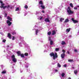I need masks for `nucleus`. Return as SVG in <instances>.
I'll list each match as a JSON object with an SVG mask.
<instances>
[{
    "instance_id": "obj_43",
    "label": "nucleus",
    "mask_w": 79,
    "mask_h": 79,
    "mask_svg": "<svg viewBox=\"0 0 79 79\" xmlns=\"http://www.w3.org/2000/svg\"><path fill=\"white\" fill-rule=\"evenodd\" d=\"M0 8H3V6H2L1 5V6H0Z\"/></svg>"
},
{
    "instance_id": "obj_46",
    "label": "nucleus",
    "mask_w": 79,
    "mask_h": 79,
    "mask_svg": "<svg viewBox=\"0 0 79 79\" xmlns=\"http://www.w3.org/2000/svg\"><path fill=\"white\" fill-rule=\"evenodd\" d=\"M74 52H77V50H76V49H75L74 50Z\"/></svg>"
},
{
    "instance_id": "obj_3",
    "label": "nucleus",
    "mask_w": 79,
    "mask_h": 79,
    "mask_svg": "<svg viewBox=\"0 0 79 79\" xmlns=\"http://www.w3.org/2000/svg\"><path fill=\"white\" fill-rule=\"evenodd\" d=\"M67 12L68 13L69 15H71V14H73L74 13V11H72L71 10H67Z\"/></svg>"
},
{
    "instance_id": "obj_27",
    "label": "nucleus",
    "mask_w": 79,
    "mask_h": 79,
    "mask_svg": "<svg viewBox=\"0 0 79 79\" xmlns=\"http://www.w3.org/2000/svg\"><path fill=\"white\" fill-rule=\"evenodd\" d=\"M57 66L59 67V68H60L61 67V65L60 64V63H58L57 64Z\"/></svg>"
},
{
    "instance_id": "obj_53",
    "label": "nucleus",
    "mask_w": 79,
    "mask_h": 79,
    "mask_svg": "<svg viewBox=\"0 0 79 79\" xmlns=\"http://www.w3.org/2000/svg\"><path fill=\"white\" fill-rule=\"evenodd\" d=\"M68 79H71V77H69Z\"/></svg>"
},
{
    "instance_id": "obj_34",
    "label": "nucleus",
    "mask_w": 79,
    "mask_h": 79,
    "mask_svg": "<svg viewBox=\"0 0 79 79\" xmlns=\"http://www.w3.org/2000/svg\"><path fill=\"white\" fill-rule=\"evenodd\" d=\"M25 8H26V9H27V8H28V6H27L25 5Z\"/></svg>"
},
{
    "instance_id": "obj_37",
    "label": "nucleus",
    "mask_w": 79,
    "mask_h": 79,
    "mask_svg": "<svg viewBox=\"0 0 79 79\" xmlns=\"http://www.w3.org/2000/svg\"><path fill=\"white\" fill-rule=\"evenodd\" d=\"M1 5V6H4L5 5V4H4V3H2Z\"/></svg>"
},
{
    "instance_id": "obj_42",
    "label": "nucleus",
    "mask_w": 79,
    "mask_h": 79,
    "mask_svg": "<svg viewBox=\"0 0 79 79\" xmlns=\"http://www.w3.org/2000/svg\"><path fill=\"white\" fill-rule=\"evenodd\" d=\"M15 36H13L12 38L13 40H15Z\"/></svg>"
},
{
    "instance_id": "obj_51",
    "label": "nucleus",
    "mask_w": 79,
    "mask_h": 79,
    "mask_svg": "<svg viewBox=\"0 0 79 79\" xmlns=\"http://www.w3.org/2000/svg\"><path fill=\"white\" fill-rule=\"evenodd\" d=\"M64 67H66V64H65L64 65Z\"/></svg>"
},
{
    "instance_id": "obj_49",
    "label": "nucleus",
    "mask_w": 79,
    "mask_h": 79,
    "mask_svg": "<svg viewBox=\"0 0 79 79\" xmlns=\"http://www.w3.org/2000/svg\"><path fill=\"white\" fill-rule=\"evenodd\" d=\"M43 18V17H41V18H40V20H41V19H42Z\"/></svg>"
},
{
    "instance_id": "obj_24",
    "label": "nucleus",
    "mask_w": 79,
    "mask_h": 79,
    "mask_svg": "<svg viewBox=\"0 0 79 79\" xmlns=\"http://www.w3.org/2000/svg\"><path fill=\"white\" fill-rule=\"evenodd\" d=\"M2 74H5L6 73V71H3L2 72Z\"/></svg>"
},
{
    "instance_id": "obj_9",
    "label": "nucleus",
    "mask_w": 79,
    "mask_h": 79,
    "mask_svg": "<svg viewBox=\"0 0 79 79\" xmlns=\"http://www.w3.org/2000/svg\"><path fill=\"white\" fill-rule=\"evenodd\" d=\"M8 37L9 39L11 38V34L10 33H8Z\"/></svg>"
},
{
    "instance_id": "obj_47",
    "label": "nucleus",
    "mask_w": 79,
    "mask_h": 79,
    "mask_svg": "<svg viewBox=\"0 0 79 79\" xmlns=\"http://www.w3.org/2000/svg\"><path fill=\"white\" fill-rule=\"evenodd\" d=\"M0 2L1 3V4L3 3V2L2 1H0Z\"/></svg>"
},
{
    "instance_id": "obj_55",
    "label": "nucleus",
    "mask_w": 79,
    "mask_h": 79,
    "mask_svg": "<svg viewBox=\"0 0 79 79\" xmlns=\"http://www.w3.org/2000/svg\"><path fill=\"white\" fill-rule=\"evenodd\" d=\"M72 68H73V69H74V67H72Z\"/></svg>"
},
{
    "instance_id": "obj_4",
    "label": "nucleus",
    "mask_w": 79,
    "mask_h": 79,
    "mask_svg": "<svg viewBox=\"0 0 79 79\" xmlns=\"http://www.w3.org/2000/svg\"><path fill=\"white\" fill-rule=\"evenodd\" d=\"M66 56V54L64 53H62L61 55V57L62 59L64 58V56Z\"/></svg>"
},
{
    "instance_id": "obj_22",
    "label": "nucleus",
    "mask_w": 79,
    "mask_h": 79,
    "mask_svg": "<svg viewBox=\"0 0 79 79\" xmlns=\"http://www.w3.org/2000/svg\"><path fill=\"white\" fill-rule=\"evenodd\" d=\"M70 10H71V8H70V7L69 6L68 7V9L67 10V11H69Z\"/></svg>"
},
{
    "instance_id": "obj_8",
    "label": "nucleus",
    "mask_w": 79,
    "mask_h": 79,
    "mask_svg": "<svg viewBox=\"0 0 79 79\" xmlns=\"http://www.w3.org/2000/svg\"><path fill=\"white\" fill-rule=\"evenodd\" d=\"M17 53L18 55V56H19L21 55V52L20 51H18L17 52Z\"/></svg>"
},
{
    "instance_id": "obj_17",
    "label": "nucleus",
    "mask_w": 79,
    "mask_h": 79,
    "mask_svg": "<svg viewBox=\"0 0 79 79\" xmlns=\"http://www.w3.org/2000/svg\"><path fill=\"white\" fill-rule=\"evenodd\" d=\"M40 7H42V9H44L45 8V6H44V5H41Z\"/></svg>"
},
{
    "instance_id": "obj_26",
    "label": "nucleus",
    "mask_w": 79,
    "mask_h": 79,
    "mask_svg": "<svg viewBox=\"0 0 79 79\" xmlns=\"http://www.w3.org/2000/svg\"><path fill=\"white\" fill-rule=\"evenodd\" d=\"M6 7L7 8V9H8L9 8H10V5H8V6H6Z\"/></svg>"
},
{
    "instance_id": "obj_40",
    "label": "nucleus",
    "mask_w": 79,
    "mask_h": 79,
    "mask_svg": "<svg viewBox=\"0 0 79 79\" xmlns=\"http://www.w3.org/2000/svg\"><path fill=\"white\" fill-rule=\"evenodd\" d=\"M3 42H4V43H5V42H6V40H3L2 41Z\"/></svg>"
},
{
    "instance_id": "obj_16",
    "label": "nucleus",
    "mask_w": 79,
    "mask_h": 79,
    "mask_svg": "<svg viewBox=\"0 0 79 79\" xmlns=\"http://www.w3.org/2000/svg\"><path fill=\"white\" fill-rule=\"evenodd\" d=\"M53 41L52 40H51L50 42V45H53Z\"/></svg>"
},
{
    "instance_id": "obj_30",
    "label": "nucleus",
    "mask_w": 79,
    "mask_h": 79,
    "mask_svg": "<svg viewBox=\"0 0 79 79\" xmlns=\"http://www.w3.org/2000/svg\"><path fill=\"white\" fill-rule=\"evenodd\" d=\"M29 55V54L27 53H25L24 54L25 56H27Z\"/></svg>"
},
{
    "instance_id": "obj_1",
    "label": "nucleus",
    "mask_w": 79,
    "mask_h": 79,
    "mask_svg": "<svg viewBox=\"0 0 79 79\" xmlns=\"http://www.w3.org/2000/svg\"><path fill=\"white\" fill-rule=\"evenodd\" d=\"M49 55L53 57V60H55L56 58H58V55L57 54V53L56 52H55V54L53 52H52L51 53H50Z\"/></svg>"
},
{
    "instance_id": "obj_6",
    "label": "nucleus",
    "mask_w": 79,
    "mask_h": 79,
    "mask_svg": "<svg viewBox=\"0 0 79 79\" xmlns=\"http://www.w3.org/2000/svg\"><path fill=\"white\" fill-rule=\"evenodd\" d=\"M44 21L45 22H50V20L48 19V18H46L44 20Z\"/></svg>"
},
{
    "instance_id": "obj_32",
    "label": "nucleus",
    "mask_w": 79,
    "mask_h": 79,
    "mask_svg": "<svg viewBox=\"0 0 79 79\" xmlns=\"http://www.w3.org/2000/svg\"><path fill=\"white\" fill-rule=\"evenodd\" d=\"M19 8L17 7L15 10V11H19Z\"/></svg>"
},
{
    "instance_id": "obj_14",
    "label": "nucleus",
    "mask_w": 79,
    "mask_h": 79,
    "mask_svg": "<svg viewBox=\"0 0 79 79\" xmlns=\"http://www.w3.org/2000/svg\"><path fill=\"white\" fill-rule=\"evenodd\" d=\"M70 30H71V28H70L67 29L66 30V32H69L70 31Z\"/></svg>"
},
{
    "instance_id": "obj_36",
    "label": "nucleus",
    "mask_w": 79,
    "mask_h": 79,
    "mask_svg": "<svg viewBox=\"0 0 79 79\" xmlns=\"http://www.w3.org/2000/svg\"><path fill=\"white\" fill-rule=\"evenodd\" d=\"M48 40L49 41H51V38L50 37L48 38Z\"/></svg>"
},
{
    "instance_id": "obj_25",
    "label": "nucleus",
    "mask_w": 79,
    "mask_h": 79,
    "mask_svg": "<svg viewBox=\"0 0 79 79\" xmlns=\"http://www.w3.org/2000/svg\"><path fill=\"white\" fill-rule=\"evenodd\" d=\"M59 50L60 49L59 48H56L55 49V51H56V52H58Z\"/></svg>"
},
{
    "instance_id": "obj_48",
    "label": "nucleus",
    "mask_w": 79,
    "mask_h": 79,
    "mask_svg": "<svg viewBox=\"0 0 79 79\" xmlns=\"http://www.w3.org/2000/svg\"><path fill=\"white\" fill-rule=\"evenodd\" d=\"M41 12H42V13H45V11H44V10H42Z\"/></svg>"
},
{
    "instance_id": "obj_20",
    "label": "nucleus",
    "mask_w": 79,
    "mask_h": 79,
    "mask_svg": "<svg viewBox=\"0 0 79 79\" xmlns=\"http://www.w3.org/2000/svg\"><path fill=\"white\" fill-rule=\"evenodd\" d=\"M70 6L72 8H73V7H74V6H73V3H70Z\"/></svg>"
},
{
    "instance_id": "obj_13",
    "label": "nucleus",
    "mask_w": 79,
    "mask_h": 79,
    "mask_svg": "<svg viewBox=\"0 0 79 79\" xmlns=\"http://www.w3.org/2000/svg\"><path fill=\"white\" fill-rule=\"evenodd\" d=\"M55 34H56V32H55V31H53L52 33V35H55Z\"/></svg>"
},
{
    "instance_id": "obj_7",
    "label": "nucleus",
    "mask_w": 79,
    "mask_h": 79,
    "mask_svg": "<svg viewBox=\"0 0 79 79\" xmlns=\"http://www.w3.org/2000/svg\"><path fill=\"white\" fill-rule=\"evenodd\" d=\"M7 19H8V20H9L10 21H12V18H11L9 16H8L7 17Z\"/></svg>"
},
{
    "instance_id": "obj_45",
    "label": "nucleus",
    "mask_w": 79,
    "mask_h": 79,
    "mask_svg": "<svg viewBox=\"0 0 79 79\" xmlns=\"http://www.w3.org/2000/svg\"><path fill=\"white\" fill-rule=\"evenodd\" d=\"M74 10H77V7H74Z\"/></svg>"
},
{
    "instance_id": "obj_52",
    "label": "nucleus",
    "mask_w": 79,
    "mask_h": 79,
    "mask_svg": "<svg viewBox=\"0 0 79 79\" xmlns=\"http://www.w3.org/2000/svg\"><path fill=\"white\" fill-rule=\"evenodd\" d=\"M55 71H56V72H57V71H58V70L56 69V70H55Z\"/></svg>"
},
{
    "instance_id": "obj_44",
    "label": "nucleus",
    "mask_w": 79,
    "mask_h": 79,
    "mask_svg": "<svg viewBox=\"0 0 79 79\" xmlns=\"http://www.w3.org/2000/svg\"><path fill=\"white\" fill-rule=\"evenodd\" d=\"M6 8V6H3V10H5V9Z\"/></svg>"
},
{
    "instance_id": "obj_5",
    "label": "nucleus",
    "mask_w": 79,
    "mask_h": 79,
    "mask_svg": "<svg viewBox=\"0 0 79 79\" xmlns=\"http://www.w3.org/2000/svg\"><path fill=\"white\" fill-rule=\"evenodd\" d=\"M39 4V5H44V3L42 2V1H40Z\"/></svg>"
},
{
    "instance_id": "obj_35",
    "label": "nucleus",
    "mask_w": 79,
    "mask_h": 79,
    "mask_svg": "<svg viewBox=\"0 0 79 79\" xmlns=\"http://www.w3.org/2000/svg\"><path fill=\"white\" fill-rule=\"evenodd\" d=\"M12 34V35H14L15 34H16V32H13Z\"/></svg>"
},
{
    "instance_id": "obj_41",
    "label": "nucleus",
    "mask_w": 79,
    "mask_h": 79,
    "mask_svg": "<svg viewBox=\"0 0 79 79\" xmlns=\"http://www.w3.org/2000/svg\"><path fill=\"white\" fill-rule=\"evenodd\" d=\"M4 16L5 17H6V16H7V14L6 13H5Z\"/></svg>"
},
{
    "instance_id": "obj_18",
    "label": "nucleus",
    "mask_w": 79,
    "mask_h": 79,
    "mask_svg": "<svg viewBox=\"0 0 79 79\" xmlns=\"http://www.w3.org/2000/svg\"><path fill=\"white\" fill-rule=\"evenodd\" d=\"M20 56H21V57H22V58H24V55L23 54H20Z\"/></svg>"
},
{
    "instance_id": "obj_10",
    "label": "nucleus",
    "mask_w": 79,
    "mask_h": 79,
    "mask_svg": "<svg viewBox=\"0 0 79 79\" xmlns=\"http://www.w3.org/2000/svg\"><path fill=\"white\" fill-rule=\"evenodd\" d=\"M12 61H13L14 63H16V58H14L12 59Z\"/></svg>"
},
{
    "instance_id": "obj_31",
    "label": "nucleus",
    "mask_w": 79,
    "mask_h": 79,
    "mask_svg": "<svg viewBox=\"0 0 79 79\" xmlns=\"http://www.w3.org/2000/svg\"><path fill=\"white\" fill-rule=\"evenodd\" d=\"M73 61V60L71 59H69L68 60V61L69 62H71Z\"/></svg>"
},
{
    "instance_id": "obj_33",
    "label": "nucleus",
    "mask_w": 79,
    "mask_h": 79,
    "mask_svg": "<svg viewBox=\"0 0 79 79\" xmlns=\"http://www.w3.org/2000/svg\"><path fill=\"white\" fill-rule=\"evenodd\" d=\"M63 20H64V19L61 18L60 19V22H62V21H63Z\"/></svg>"
},
{
    "instance_id": "obj_21",
    "label": "nucleus",
    "mask_w": 79,
    "mask_h": 79,
    "mask_svg": "<svg viewBox=\"0 0 79 79\" xmlns=\"http://www.w3.org/2000/svg\"><path fill=\"white\" fill-rule=\"evenodd\" d=\"M39 30L38 29H37L36 30V35H37V33H38L39 32Z\"/></svg>"
},
{
    "instance_id": "obj_54",
    "label": "nucleus",
    "mask_w": 79,
    "mask_h": 79,
    "mask_svg": "<svg viewBox=\"0 0 79 79\" xmlns=\"http://www.w3.org/2000/svg\"><path fill=\"white\" fill-rule=\"evenodd\" d=\"M2 17L1 16H0V19H1Z\"/></svg>"
},
{
    "instance_id": "obj_15",
    "label": "nucleus",
    "mask_w": 79,
    "mask_h": 79,
    "mask_svg": "<svg viewBox=\"0 0 79 79\" xmlns=\"http://www.w3.org/2000/svg\"><path fill=\"white\" fill-rule=\"evenodd\" d=\"M11 58H12V59H14V58H15V56L14 55H13L11 56Z\"/></svg>"
},
{
    "instance_id": "obj_11",
    "label": "nucleus",
    "mask_w": 79,
    "mask_h": 79,
    "mask_svg": "<svg viewBox=\"0 0 79 79\" xmlns=\"http://www.w3.org/2000/svg\"><path fill=\"white\" fill-rule=\"evenodd\" d=\"M69 19H66L64 21V23H68V22H69Z\"/></svg>"
},
{
    "instance_id": "obj_19",
    "label": "nucleus",
    "mask_w": 79,
    "mask_h": 79,
    "mask_svg": "<svg viewBox=\"0 0 79 79\" xmlns=\"http://www.w3.org/2000/svg\"><path fill=\"white\" fill-rule=\"evenodd\" d=\"M73 23H74V24H75V23H78V21L77 20H75L73 22Z\"/></svg>"
},
{
    "instance_id": "obj_12",
    "label": "nucleus",
    "mask_w": 79,
    "mask_h": 79,
    "mask_svg": "<svg viewBox=\"0 0 79 79\" xmlns=\"http://www.w3.org/2000/svg\"><path fill=\"white\" fill-rule=\"evenodd\" d=\"M61 44L62 45H66V43H65V42L64 41H62Z\"/></svg>"
},
{
    "instance_id": "obj_23",
    "label": "nucleus",
    "mask_w": 79,
    "mask_h": 79,
    "mask_svg": "<svg viewBox=\"0 0 79 79\" xmlns=\"http://www.w3.org/2000/svg\"><path fill=\"white\" fill-rule=\"evenodd\" d=\"M51 34H52V32H51V31H49L48 33V35H51Z\"/></svg>"
},
{
    "instance_id": "obj_50",
    "label": "nucleus",
    "mask_w": 79,
    "mask_h": 79,
    "mask_svg": "<svg viewBox=\"0 0 79 79\" xmlns=\"http://www.w3.org/2000/svg\"><path fill=\"white\" fill-rule=\"evenodd\" d=\"M67 53H68V54H70V53H69V51H67Z\"/></svg>"
},
{
    "instance_id": "obj_29",
    "label": "nucleus",
    "mask_w": 79,
    "mask_h": 79,
    "mask_svg": "<svg viewBox=\"0 0 79 79\" xmlns=\"http://www.w3.org/2000/svg\"><path fill=\"white\" fill-rule=\"evenodd\" d=\"M74 73L75 74H76L77 73V70H74Z\"/></svg>"
},
{
    "instance_id": "obj_2",
    "label": "nucleus",
    "mask_w": 79,
    "mask_h": 79,
    "mask_svg": "<svg viewBox=\"0 0 79 79\" xmlns=\"http://www.w3.org/2000/svg\"><path fill=\"white\" fill-rule=\"evenodd\" d=\"M12 23L11 22H10V20H7V24H8V26H10L11 25Z\"/></svg>"
},
{
    "instance_id": "obj_28",
    "label": "nucleus",
    "mask_w": 79,
    "mask_h": 79,
    "mask_svg": "<svg viewBox=\"0 0 79 79\" xmlns=\"http://www.w3.org/2000/svg\"><path fill=\"white\" fill-rule=\"evenodd\" d=\"M65 75V74L64 73H63L61 74V76H62V77H64V76Z\"/></svg>"
},
{
    "instance_id": "obj_38",
    "label": "nucleus",
    "mask_w": 79,
    "mask_h": 79,
    "mask_svg": "<svg viewBox=\"0 0 79 79\" xmlns=\"http://www.w3.org/2000/svg\"><path fill=\"white\" fill-rule=\"evenodd\" d=\"M65 50H64V49H63V50H62V52H63V53H65Z\"/></svg>"
},
{
    "instance_id": "obj_39",
    "label": "nucleus",
    "mask_w": 79,
    "mask_h": 79,
    "mask_svg": "<svg viewBox=\"0 0 79 79\" xmlns=\"http://www.w3.org/2000/svg\"><path fill=\"white\" fill-rule=\"evenodd\" d=\"M71 20H72V21H73V22L75 20L74 18H72Z\"/></svg>"
}]
</instances>
